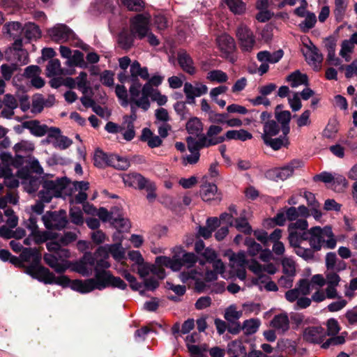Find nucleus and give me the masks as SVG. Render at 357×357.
<instances>
[{
  "label": "nucleus",
  "instance_id": "obj_60",
  "mask_svg": "<svg viewBox=\"0 0 357 357\" xmlns=\"http://www.w3.org/2000/svg\"><path fill=\"white\" fill-rule=\"evenodd\" d=\"M75 80L77 89L83 93H86L89 89L87 82V74L85 72H81L75 78Z\"/></svg>",
  "mask_w": 357,
  "mask_h": 357
},
{
  "label": "nucleus",
  "instance_id": "obj_33",
  "mask_svg": "<svg viewBox=\"0 0 357 357\" xmlns=\"http://www.w3.org/2000/svg\"><path fill=\"white\" fill-rule=\"evenodd\" d=\"M23 33L28 43L36 41L42 36L40 27L33 22L26 23L23 26Z\"/></svg>",
  "mask_w": 357,
  "mask_h": 357
},
{
  "label": "nucleus",
  "instance_id": "obj_9",
  "mask_svg": "<svg viewBox=\"0 0 357 357\" xmlns=\"http://www.w3.org/2000/svg\"><path fill=\"white\" fill-rule=\"evenodd\" d=\"M47 33L54 43H64L72 42L73 45H81L73 31L65 24H56L47 29Z\"/></svg>",
  "mask_w": 357,
  "mask_h": 357
},
{
  "label": "nucleus",
  "instance_id": "obj_49",
  "mask_svg": "<svg viewBox=\"0 0 357 357\" xmlns=\"http://www.w3.org/2000/svg\"><path fill=\"white\" fill-rule=\"evenodd\" d=\"M245 212L243 211L238 218H235V222H234L233 226L240 231L245 234H250L252 231L251 227L245 218Z\"/></svg>",
  "mask_w": 357,
  "mask_h": 357
},
{
  "label": "nucleus",
  "instance_id": "obj_52",
  "mask_svg": "<svg viewBox=\"0 0 357 357\" xmlns=\"http://www.w3.org/2000/svg\"><path fill=\"white\" fill-rule=\"evenodd\" d=\"M225 2L234 14L241 15L245 10V4L242 0H225Z\"/></svg>",
  "mask_w": 357,
  "mask_h": 357
},
{
  "label": "nucleus",
  "instance_id": "obj_24",
  "mask_svg": "<svg viewBox=\"0 0 357 357\" xmlns=\"http://www.w3.org/2000/svg\"><path fill=\"white\" fill-rule=\"evenodd\" d=\"M326 289H317L316 291L312 295V299L316 303H320L328 299H335L339 298L337 287V285L326 284Z\"/></svg>",
  "mask_w": 357,
  "mask_h": 357
},
{
  "label": "nucleus",
  "instance_id": "obj_30",
  "mask_svg": "<svg viewBox=\"0 0 357 357\" xmlns=\"http://www.w3.org/2000/svg\"><path fill=\"white\" fill-rule=\"evenodd\" d=\"M248 268L259 278H261L263 275L264 273H267L268 274L273 275L275 274L277 271L276 266L272 263H269L262 266L255 260H252L250 261L248 266Z\"/></svg>",
  "mask_w": 357,
  "mask_h": 357
},
{
  "label": "nucleus",
  "instance_id": "obj_14",
  "mask_svg": "<svg viewBox=\"0 0 357 357\" xmlns=\"http://www.w3.org/2000/svg\"><path fill=\"white\" fill-rule=\"evenodd\" d=\"M2 33L6 38L14 40L13 45H22L23 26L22 23L19 22H6L3 26Z\"/></svg>",
  "mask_w": 357,
  "mask_h": 357
},
{
  "label": "nucleus",
  "instance_id": "obj_25",
  "mask_svg": "<svg viewBox=\"0 0 357 357\" xmlns=\"http://www.w3.org/2000/svg\"><path fill=\"white\" fill-rule=\"evenodd\" d=\"M22 126L23 128L29 130L30 132L34 136L42 137L47 134L49 137L50 128L45 124H41L37 120L24 121L22 123Z\"/></svg>",
  "mask_w": 357,
  "mask_h": 357
},
{
  "label": "nucleus",
  "instance_id": "obj_59",
  "mask_svg": "<svg viewBox=\"0 0 357 357\" xmlns=\"http://www.w3.org/2000/svg\"><path fill=\"white\" fill-rule=\"evenodd\" d=\"M242 316V312L237 310L234 305L229 306L225 313V318L228 321L232 322L238 319Z\"/></svg>",
  "mask_w": 357,
  "mask_h": 357
},
{
  "label": "nucleus",
  "instance_id": "obj_64",
  "mask_svg": "<svg viewBox=\"0 0 357 357\" xmlns=\"http://www.w3.org/2000/svg\"><path fill=\"white\" fill-rule=\"evenodd\" d=\"M45 98L42 95H36L32 100L31 111L33 113H40L45 107Z\"/></svg>",
  "mask_w": 357,
  "mask_h": 357
},
{
  "label": "nucleus",
  "instance_id": "obj_26",
  "mask_svg": "<svg viewBox=\"0 0 357 357\" xmlns=\"http://www.w3.org/2000/svg\"><path fill=\"white\" fill-rule=\"evenodd\" d=\"M96 278L100 280L101 283L105 285V287L112 285L120 289H125L127 284L119 277L113 276L109 272L98 273Z\"/></svg>",
  "mask_w": 357,
  "mask_h": 357
},
{
  "label": "nucleus",
  "instance_id": "obj_47",
  "mask_svg": "<svg viewBox=\"0 0 357 357\" xmlns=\"http://www.w3.org/2000/svg\"><path fill=\"white\" fill-rule=\"evenodd\" d=\"M264 143L271 146L274 150H278L282 146H286L289 144V140L287 135L280 137L278 138L270 137L268 139H263Z\"/></svg>",
  "mask_w": 357,
  "mask_h": 357
},
{
  "label": "nucleus",
  "instance_id": "obj_54",
  "mask_svg": "<svg viewBox=\"0 0 357 357\" xmlns=\"http://www.w3.org/2000/svg\"><path fill=\"white\" fill-rule=\"evenodd\" d=\"M260 326V321L258 319H250L245 320L243 324V329L246 334L255 333Z\"/></svg>",
  "mask_w": 357,
  "mask_h": 357
},
{
  "label": "nucleus",
  "instance_id": "obj_20",
  "mask_svg": "<svg viewBox=\"0 0 357 357\" xmlns=\"http://www.w3.org/2000/svg\"><path fill=\"white\" fill-rule=\"evenodd\" d=\"M326 336L324 328L319 326H308L304 328L302 337L304 341L312 344H319Z\"/></svg>",
  "mask_w": 357,
  "mask_h": 357
},
{
  "label": "nucleus",
  "instance_id": "obj_38",
  "mask_svg": "<svg viewBox=\"0 0 357 357\" xmlns=\"http://www.w3.org/2000/svg\"><path fill=\"white\" fill-rule=\"evenodd\" d=\"M225 140H241L242 142H245L248 139H251L252 138V135L248 131L241 129L238 130H228L225 135Z\"/></svg>",
  "mask_w": 357,
  "mask_h": 357
},
{
  "label": "nucleus",
  "instance_id": "obj_58",
  "mask_svg": "<svg viewBox=\"0 0 357 357\" xmlns=\"http://www.w3.org/2000/svg\"><path fill=\"white\" fill-rule=\"evenodd\" d=\"M35 244L43 243L53 238L52 234L49 231H41L38 229L31 233Z\"/></svg>",
  "mask_w": 357,
  "mask_h": 357
},
{
  "label": "nucleus",
  "instance_id": "obj_42",
  "mask_svg": "<svg viewBox=\"0 0 357 357\" xmlns=\"http://www.w3.org/2000/svg\"><path fill=\"white\" fill-rule=\"evenodd\" d=\"M229 259L232 267L234 268H245L247 266H248L250 263V261L248 262L246 259V255L243 251L232 254Z\"/></svg>",
  "mask_w": 357,
  "mask_h": 357
},
{
  "label": "nucleus",
  "instance_id": "obj_34",
  "mask_svg": "<svg viewBox=\"0 0 357 357\" xmlns=\"http://www.w3.org/2000/svg\"><path fill=\"white\" fill-rule=\"evenodd\" d=\"M178 61L183 70L190 75L195 73L193 61L186 52L182 50L178 52Z\"/></svg>",
  "mask_w": 357,
  "mask_h": 357
},
{
  "label": "nucleus",
  "instance_id": "obj_21",
  "mask_svg": "<svg viewBox=\"0 0 357 357\" xmlns=\"http://www.w3.org/2000/svg\"><path fill=\"white\" fill-rule=\"evenodd\" d=\"M106 249L107 248H105L103 245L100 246L93 255L95 258L94 270L96 271V276L98 273L107 272L105 269L110 267V263L109 262V255Z\"/></svg>",
  "mask_w": 357,
  "mask_h": 357
},
{
  "label": "nucleus",
  "instance_id": "obj_62",
  "mask_svg": "<svg viewBox=\"0 0 357 357\" xmlns=\"http://www.w3.org/2000/svg\"><path fill=\"white\" fill-rule=\"evenodd\" d=\"M207 351L208 347L205 344L201 345H190L188 347V351L191 357H203L204 356L205 352Z\"/></svg>",
  "mask_w": 357,
  "mask_h": 357
},
{
  "label": "nucleus",
  "instance_id": "obj_17",
  "mask_svg": "<svg viewBox=\"0 0 357 357\" xmlns=\"http://www.w3.org/2000/svg\"><path fill=\"white\" fill-rule=\"evenodd\" d=\"M207 91V86L201 82H196L194 84L190 82L184 84L183 92L186 96L187 102L189 104L195 103V98L206 94Z\"/></svg>",
  "mask_w": 357,
  "mask_h": 357
},
{
  "label": "nucleus",
  "instance_id": "obj_61",
  "mask_svg": "<svg viewBox=\"0 0 357 357\" xmlns=\"http://www.w3.org/2000/svg\"><path fill=\"white\" fill-rule=\"evenodd\" d=\"M71 222L77 225H82L84 223L83 213L79 207H73L70 210Z\"/></svg>",
  "mask_w": 357,
  "mask_h": 357
},
{
  "label": "nucleus",
  "instance_id": "obj_13",
  "mask_svg": "<svg viewBox=\"0 0 357 357\" xmlns=\"http://www.w3.org/2000/svg\"><path fill=\"white\" fill-rule=\"evenodd\" d=\"M222 130V127L216 125H211L207 130L206 134L201 136L197 140L204 147H208L220 144L225 141V136H217Z\"/></svg>",
  "mask_w": 357,
  "mask_h": 357
},
{
  "label": "nucleus",
  "instance_id": "obj_4",
  "mask_svg": "<svg viewBox=\"0 0 357 357\" xmlns=\"http://www.w3.org/2000/svg\"><path fill=\"white\" fill-rule=\"evenodd\" d=\"M132 101L144 111H147L151 105L149 98L152 101L156 102L159 106L165 105L167 102V97L161 94L160 91L149 86H143L139 82H136L129 88Z\"/></svg>",
  "mask_w": 357,
  "mask_h": 357
},
{
  "label": "nucleus",
  "instance_id": "obj_41",
  "mask_svg": "<svg viewBox=\"0 0 357 357\" xmlns=\"http://www.w3.org/2000/svg\"><path fill=\"white\" fill-rule=\"evenodd\" d=\"M291 87H297L302 84H307V76L306 74L301 73L299 70H296L291 73L287 78Z\"/></svg>",
  "mask_w": 357,
  "mask_h": 357
},
{
  "label": "nucleus",
  "instance_id": "obj_46",
  "mask_svg": "<svg viewBox=\"0 0 357 357\" xmlns=\"http://www.w3.org/2000/svg\"><path fill=\"white\" fill-rule=\"evenodd\" d=\"M110 166L117 169L125 170L130 166L129 160L124 157L115 154H110Z\"/></svg>",
  "mask_w": 357,
  "mask_h": 357
},
{
  "label": "nucleus",
  "instance_id": "obj_3",
  "mask_svg": "<svg viewBox=\"0 0 357 357\" xmlns=\"http://www.w3.org/2000/svg\"><path fill=\"white\" fill-rule=\"evenodd\" d=\"M34 277L39 278L40 281L46 284H56L62 287H68L81 294H87L94 289L102 290L105 285L100 282L96 278L84 280H75L70 281L66 275L55 276L48 268L38 266L34 270Z\"/></svg>",
  "mask_w": 357,
  "mask_h": 357
},
{
  "label": "nucleus",
  "instance_id": "obj_40",
  "mask_svg": "<svg viewBox=\"0 0 357 357\" xmlns=\"http://www.w3.org/2000/svg\"><path fill=\"white\" fill-rule=\"evenodd\" d=\"M291 116L290 112L287 110L275 114V119L281 124V130L284 135H287L290 131L289 122Z\"/></svg>",
  "mask_w": 357,
  "mask_h": 357
},
{
  "label": "nucleus",
  "instance_id": "obj_43",
  "mask_svg": "<svg viewBox=\"0 0 357 357\" xmlns=\"http://www.w3.org/2000/svg\"><path fill=\"white\" fill-rule=\"evenodd\" d=\"M280 127L276 121L271 120L265 122L264 125V133L262 134V139H268L277 135L280 131Z\"/></svg>",
  "mask_w": 357,
  "mask_h": 357
},
{
  "label": "nucleus",
  "instance_id": "obj_51",
  "mask_svg": "<svg viewBox=\"0 0 357 357\" xmlns=\"http://www.w3.org/2000/svg\"><path fill=\"white\" fill-rule=\"evenodd\" d=\"M121 3L127 8L130 11L142 12L145 8V3L143 0H120Z\"/></svg>",
  "mask_w": 357,
  "mask_h": 357
},
{
  "label": "nucleus",
  "instance_id": "obj_53",
  "mask_svg": "<svg viewBox=\"0 0 357 357\" xmlns=\"http://www.w3.org/2000/svg\"><path fill=\"white\" fill-rule=\"evenodd\" d=\"M47 76L53 77L62 74V69L61 68L60 62L58 59H52L48 62L47 66Z\"/></svg>",
  "mask_w": 357,
  "mask_h": 357
},
{
  "label": "nucleus",
  "instance_id": "obj_16",
  "mask_svg": "<svg viewBox=\"0 0 357 357\" xmlns=\"http://www.w3.org/2000/svg\"><path fill=\"white\" fill-rule=\"evenodd\" d=\"M186 142L188 149L190 152V154L186 155L182 158V163L183 165L196 164L199 160V150L204 148V146H202L197 139L192 137H188Z\"/></svg>",
  "mask_w": 357,
  "mask_h": 357
},
{
  "label": "nucleus",
  "instance_id": "obj_27",
  "mask_svg": "<svg viewBox=\"0 0 357 357\" xmlns=\"http://www.w3.org/2000/svg\"><path fill=\"white\" fill-rule=\"evenodd\" d=\"M44 261L58 273H62L69 268L68 261H60L56 255L54 254H45Z\"/></svg>",
  "mask_w": 357,
  "mask_h": 357
},
{
  "label": "nucleus",
  "instance_id": "obj_56",
  "mask_svg": "<svg viewBox=\"0 0 357 357\" xmlns=\"http://www.w3.org/2000/svg\"><path fill=\"white\" fill-rule=\"evenodd\" d=\"M301 243L297 245H291L294 248L295 253L304 259L305 260L312 259L314 257V251L311 248H304L300 245Z\"/></svg>",
  "mask_w": 357,
  "mask_h": 357
},
{
  "label": "nucleus",
  "instance_id": "obj_12",
  "mask_svg": "<svg viewBox=\"0 0 357 357\" xmlns=\"http://www.w3.org/2000/svg\"><path fill=\"white\" fill-rule=\"evenodd\" d=\"M43 223L48 229H62L67 223L66 213L63 210L59 211L47 212L43 218Z\"/></svg>",
  "mask_w": 357,
  "mask_h": 357
},
{
  "label": "nucleus",
  "instance_id": "obj_37",
  "mask_svg": "<svg viewBox=\"0 0 357 357\" xmlns=\"http://www.w3.org/2000/svg\"><path fill=\"white\" fill-rule=\"evenodd\" d=\"M335 8L333 11L335 19L337 22H342L347 13L349 0H335Z\"/></svg>",
  "mask_w": 357,
  "mask_h": 357
},
{
  "label": "nucleus",
  "instance_id": "obj_44",
  "mask_svg": "<svg viewBox=\"0 0 357 357\" xmlns=\"http://www.w3.org/2000/svg\"><path fill=\"white\" fill-rule=\"evenodd\" d=\"M103 246L107 248L106 250L109 255H111L113 257L115 260L121 261L124 258L125 251L121 243L105 245Z\"/></svg>",
  "mask_w": 357,
  "mask_h": 357
},
{
  "label": "nucleus",
  "instance_id": "obj_8",
  "mask_svg": "<svg viewBox=\"0 0 357 357\" xmlns=\"http://www.w3.org/2000/svg\"><path fill=\"white\" fill-rule=\"evenodd\" d=\"M307 222L303 218L298 219L289 225L288 238L290 245H297L307 240L310 234V229L307 230Z\"/></svg>",
  "mask_w": 357,
  "mask_h": 357
},
{
  "label": "nucleus",
  "instance_id": "obj_55",
  "mask_svg": "<svg viewBox=\"0 0 357 357\" xmlns=\"http://www.w3.org/2000/svg\"><path fill=\"white\" fill-rule=\"evenodd\" d=\"M206 78L211 82L224 83L228 80L227 75L220 70H213L208 73Z\"/></svg>",
  "mask_w": 357,
  "mask_h": 357
},
{
  "label": "nucleus",
  "instance_id": "obj_15",
  "mask_svg": "<svg viewBox=\"0 0 357 357\" xmlns=\"http://www.w3.org/2000/svg\"><path fill=\"white\" fill-rule=\"evenodd\" d=\"M283 54L284 53L282 50H278L273 53L268 51L259 52L257 54V59L259 61L262 62L258 68L259 75H262L268 70L269 66L266 62L271 63H277L282 59Z\"/></svg>",
  "mask_w": 357,
  "mask_h": 357
},
{
  "label": "nucleus",
  "instance_id": "obj_57",
  "mask_svg": "<svg viewBox=\"0 0 357 357\" xmlns=\"http://www.w3.org/2000/svg\"><path fill=\"white\" fill-rule=\"evenodd\" d=\"M282 265L284 274H287L292 276L296 275V264L291 258L284 257L282 260Z\"/></svg>",
  "mask_w": 357,
  "mask_h": 357
},
{
  "label": "nucleus",
  "instance_id": "obj_32",
  "mask_svg": "<svg viewBox=\"0 0 357 357\" xmlns=\"http://www.w3.org/2000/svg\"><path fill=\"white\" fill-rule=\"evenodd\" d=\"M325 264L327 271H340L346 268L345 262L339 259L335 252L326 254Z\"/></svg>",
  "mask_w": 357,
  "mask_h": 357
},
{
  "label": "nucleus",
  "instance_id": "obj_11",
  "mask_svg": "<svg viewBox=\"0 0 357 357\" xmlns=\"http://www.w3.org/2000/svg\"><path fill=\"white\" fill-rule=\"evenodd\" d=\"M303 165L302 161L294 160L286 166L269 170L266 173V177L275 181L286 180L293 175L295 169L301 167Z\"/></svg>",
  "mask_w": 357,
  "mask_h": 357
},
{
  "label": "nucleus",
  "instance_id": "obj_23",
  "mask_svg": "<svg viewBox=\"0 0 357 357\" xmlns=\"http://www.w3.org/2000/svg\"><path fill=\"white\" fill-rule=\"evenodd\" d=\"M199 194L203 201L208 202L213 199H220L218 193V188L214 183L207 182V176H204L202 180Z\"/></svg>",
  "mask_w": 357,
  "mask_h": 357
},
{
  "label": "nucleus",
  "instance_id": "obj_45",
  "mask_svg": "<svg viewBox=\"0 0 357 357\" xmlns=\"http://www.w3.org/2000/svg\"><path fill=\"white\" fill-rule=\"evenodd\" d=\"M228 347L234 357H246L247 351L241 340H234Z\"/></svg>",
  "mask_w": 357,
  "mask_h": 357
},
{
  "label": "nucleus",
  "instance_id": "obj_31",
  "mask_svg": "<svg viewBox=\"0 0 357 357\" xmlns=\"http://www.w3.org/2000/svg\"><path fill=\"white\" fill-rule=\"evenodd\" d=\"M186 130L190 135L195 139L201 138L203 135V123L197 117L190 118L186 123Z\"/></svg>",
  "mask_w": 357,
  "mask_h": 357
},
{
  "label": "nucleus",
  "instance_id": "obj_28",
  "mask_svg": "<svg viewBox=\"0 0 357 357\" xmlns=\"http://www.w3.org/2000/svg\"><path fill=\"white\" fill-rule=\"evenodd\" d=\"M109 222L116 228L123 230L130 227L128 220L123 217L121 210L117 206L113 207L109 211Z\"/></svg>",
  "mask_w": 357,
  "mask_h": 357
},
{
  "label": "nucleus",
  "instance_id": "obj_6",
  "mask_svg": "<svg viewBox=\"0 0 357 357\" xmlns=\"http://www.w3.org/2000/svg\"><path fill=\"white\" fill-rule=\"evenodd\" d=\"M149 18L142 14L137 15L132 21L131 32L123 31L119 35V45H132L135 35L139 39L149 33Z\"/></svg>",
  "mask_w": 357,
  "mask_h": 357
},
{
  "label": "nucleus",
  "instance_id": "obj_1",
  "mask_svg": "<svg viewBox=\"0 0 357 357\" xmlns=\"http://www.w3.org/2000/svg\"><path fill=\"white\" fill-rule=\"evenodd\" d=\"M89 187V183L86 181L70 182L66 178H57L55 180L46 178L43 181V188L40 190L38 196L43 202L49 203L53 197H71L77 191L72 201L81 204L87 199L85 191Z\"/></svg>",
  "mask_w": 357,
  "mask_h": 357
},
{
  "label": "nucleus",
  "instance_id": "obj_19",
  "mask_svg": "<svg viewBox=\"0 0 357 357\" xmlns=\"http://www.w3.org/2000/svg\"><path fill=\"white\" fill-rule=\"evenodd\" d=\"M128 180H133L136 181L139 189H145L147 192L146 199L152 202L156 198V194L155 192L156 187L155 185L143 177L140 174H135L132 176H127V178H124V182L128 183Z\"/></svg>",
  "mask_w": 357,
  "mask_h": 357
},
{
  "label": "nucleus",
  "instance_id": "obj_5",
  "mask_svg": "<svg viewBox=\"0 0 357 357\" xmlns=\"http://www.w3.org/2000/svg\"><path fill=\"white\" fill-rule=\"evenodd\" d=\"M307 240L310 247L316 251L320 250L322 248L333 249L337 244L332 228L329 226L324 227L317 226L310 228Z\"/></svg>",
  "mask_w": 357,
  "mask_h": 357
},
{
  "label": "nucleus",
  "instance_id": "obj_48",
  "mask_svg": "<svg viewBox=\"0 0 357 357\" xmlns=\"http://www.w3.org/2000/svg\"><path fill=\"white\" fill-rule=\"evenodd\" d=\"M304 17L305 20L298 26L303 32L306 33L314 27L317 23V17L314 13L309 12Z\"/></svg>",
  "mask_w": 357,
  "mask_h": 357
},
{
  "label": "nucleus",
  "instance_id": "obj_63",
  "mask_svg": "<svg viewBox=\"0 0 357 357\" xmlns=\"http://www.w3.org/2000/svg\"><path fill=\"white\" fill-rule=\"evenodd\" d=\"M245 245L248 247V252L251 256L257 255L262 250L261 245L250 238L245 239Z\"/></svg>",
  "mask_w": 357,
  "mask_h": 357
},
{
  "label": "nucleus",
  "instance_id": "obj_22",
  "mask_svg": "<svg viewBox=\"0 0 357 357\" xmlns=\"http://www.w3.org/2000/svg\"><path fill=\"white\" fill-rule=\"evenodd\" d=\"M48 138L54 147L62 150L66 149L73 144L72 140L61 135V130L56 127H50Z\"/></svg>",
  "mask_w": 357,
  "mask_h": 357
},
{
  "label": "nucleus",
  "instance_id": "obj_7",
  "mask_svg": "<svg viewBox=\"0 0 357 357\" xmlns=\"http://www.w3.org/2000/svg\"><path fill=\"white\" fill-rule=\"evenodd\" d=\"M202 255L206 259V262L212 264L213 270H208L205 265L204 280L212 282L218 278V275H222L225 271V265L223 262L217 259V255L214 250L207 248L202 253Z\"/></svg>",
  "mask_w": 357,
  "mask_h": 357
},
{
  "label": "nucleus",
  "instance_id": "obj_35",
  "mask_svg": "<svg viewBox=\"0 0 357 357\" xmlns=\"http://www.w3.org/2000/svg\"><path fill=\"white\" fill-rule=\"evenodd\" d=\"M140 139L142 142H146L148 146L152 149L159 147L162 142L159 136L154 135L151 130L147 128L142 130Z\"/></svg>",
  "mask_w": 357,
  "mask_h": 357
},
{
  "label": "nucleus",
  "instance_id": "obj_18",
  "mask_svg": "<svg viewBox=\"0 0 357 357\" xmlns=\"http://www.w3.org/2000/svg\"><path fill=\"white\" fill-rule=\"evenodd\" d=\"M301 52L307 63L315 70H319L323 61V55L317 46H303Z\"/></svg>",
  "mask_w": 357,
  "mask_h": 357
},
{
  "label": "nucleus",
  "instance_id": "obj_50",
  "mask_svg": "<svg viewBox=\"0 0 357 357\" xmlns=\"http://www.w3.org/2000/svg\"><path fill=\"white\" fill-rule=\"evenodd\" d=\"M94 165L98 167L110 166V154H107L101 150H96L94 154Z\"/></svg>",
  "mask_w": 357,
  "mask_h": 357
},
{
  "label": "nucleus",
  "instance_id": "obj_29",
  "mask_svg": "<svg viewBox=\"0 0 357 357\" xmlns=\"http://www.w3.org/2000/svg\"><path fill=\"white\" fill-rule=\"evenodd\" d=\"M289 319L286 313H281L274 316L270 326L279 334H284L289 329Z\"/></svg>",
  "mask_w": 357,
  "mask_h": 357
},
{
  "label": "nucleus",
  "instance_id": "obj_36",
  "mask_svg": "<svg viewBox=\"0 0 357 357\" xmlns=\"http://www.w3.org/2000/svg\"><path fill=\"white\" fill-rule=\"evenodd\" d=\"M236 36L243 45H254L255 43L252 31L246 26L241 25L236 30Z\"/></svg>",
  "mask_w": 357,
  "mask_h": 357
},
{
  "label": "nucleus",
  "instance_id": "obj_2",
  "mask_svg": "<svg viewBox=\"0 0 357 357\" xmlns=\"http://www.w3.org/2000/svg\"><path fill=\"white\" fill-rule=\"evenodd\" d=\"M174 251L182 253L181 259L176 258V255L172 258L160 256L156 257L155 263L170 268L174 271H179L183 266H185L187 270L179 274V278L183 283L204 280L205 261H197V257L194 253L184 252L180 247L175 248Z\"/></svg>",
  "mask_w": 357,
  "mask_h": 357
},
{
  "label": "nucleus",
  "instance_id": "obj_39",
  "mask_svg": "<svg viewBox=\"0 0 357 357\" xmlns=\"http://www.w3.org/2000/svg\"><path fill=\"white\" fill-rule=\"evenodd\" d=\"M34 149V144L29 140H21L15 144L13 147L16 155L20 158H22V154H29L33 152Z\"/></svg>",
  "mask_w": 357,
  "mask_h": 357
},
{
  "label": "nucleus",
  "instance_id": "obj_10",
  "mask_svg": "<svg viewBox=\"0 0 357 357\" xmlns=\"http://www.w3.org/2000/svg\"><path fill=\"white\" fill-rule=\"evenodd\" d=\"M69 268L82 276L92 274L95 266V258L91 252H85L83 257L74 262L68 261Z\"/></svg>",
  "mask_w": 357,
  "mask_h": 357
}]
</instances>
